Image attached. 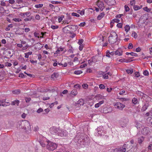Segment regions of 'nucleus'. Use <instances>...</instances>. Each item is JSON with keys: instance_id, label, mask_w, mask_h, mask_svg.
<instances>
[{"instance_id": "1", "label": "nucleus", "mask_w": 152, "mask_h": 152, "mask_svg": "<svg viewBox=\"0 0 152 152\" xmlns=\"http://www.w3.org/2000/svg\"><path fill=\"white\" fill-rule=\"evenodd\" d=\"M118 36L115 32H111L109 37L108 41L111 44L115 42L117 40Z\"/></svg>"}, {"instance_id": "2", "label": "nucleus", "mask_w": 152, "mask_h": 152, "mask_svg": "<svg viewBox=\"0 0 152 152\" xmlns=\"http://www.w3.org/2000/svg\"><path fill=\"white\" fill-rule=\"evenodd\" d=\"M47 148L48 150L53 151L56 148L57 145L56 143L52 142L49 141H48L47 142Z\"/></svg>"}, {"instance_id": "3", "label": "nucleus", "mask_w": 152, "mask_h": 152, "mask_svg": "<svg viewBox=\"0 0 152 152\" xmlns=\"http://www.w3.org/2000/svg\"><path fill=\"white\" fill-rule=\"evenodd\" d=\"M128 121L129 120L128 118H123L120 119L119 123L121 127L124 128L126 126Z\"/></svg>"}, {"instance_id": "4", "label": "nucleus", "mask_w": 152, "mask_h": 152, "mask_svg": "<svg viewBox=\"0 0 152 152\" xmlns=\"http://www.w3.org/2000/svg\"><path fill=\"white\" fill-rule=\"evenodd\" d=\"M113 105L115 107H116L120 110H122L125 107V105L124 104H121L120 102L114 103Z\"/></svg>"}, {"instance_id": "5", "label": "nucleus", "mask_w": 152, "mask_h": 152, "mask_svg": "<svg viewBox=\"0 0 152 152\" xmlns=\"http://www.w3.org/2000/svg\"><path fill=\"white\" fill-rule=\"evenodd\" d=\"M59 131H60V129L54 127H52L50 129V132L53 134L58 135Z\"/></svg>"}, {"instance_id": "6", "label": "nucleus", "mask_w": 152, "mask_h": 152, "mask_svg": "<svg viewBox=\"0 0 152 152\" xmlns=\"http://www.w3.org/2000/svg\"><path fill=\"white\" fill-rule=\"evenodd\" d=\"M97 5L101 11H102L104 7L103 3L101 1H97Z\"/></svg>"}, {"instance_id": "7", "label": "nucleus", "mask_w": 152, "mask_h": 152, "mask_svg": "<svg viewBox=\"0 0 152 152\" xmlns=\"http://www.w3.org/2000/svg\"><path fill=\"white\" fill-rule=\"evenodd\" d=\"M58 135L60 136H66L67 135V132L66 130L60 129Z\"/></svg>"}, {"instance_id": "8", "label": "nucleus", "mask_w": 152, "mask_h": 152, "mask_svg": "<svg viewBox=\"0 0 152 152\" xmlns=\"http://www.w3.org/2000/svg\"><path fill=\"white\" fill-rule=\"evenodd\" d=\"M141 132L144 135H147L149 134L150 132L148 128L144 127L142 129Z\"/></svg>"}, {"instance_id": "9", "label": "nucleus", "mask_w": 152, "mask_h": 152, "mask_svg": "<svg viewBox=\"0 0 152 152\" xmlns=\"http://www.w3.org/2000/svg\"><path fill=\"white\" fill-rule=\"evenodd\" d=\"M10 103L8 102H6L4 100L0 101V106H7L9 105Z\"/></svg>"}, {"instance_id": "10", "label": "nucleus", "mask_w": 152, "mask_h": 152, "mask_svg": "<svg viewBox=\"0 0 152 152\" xmlns=\"http://www.w3.org/2000/svg\"><path fill=\"white\" fill-rule=\"evenodd\" d=\"M127 145L125 144L123 145L122 149H121L120 148L118 149V152H125L126 151V149L125 148L127 146Z\"/></svg>"}, {"instance_id": "11", "label": "nucleus", "mask_w": 152, "mask_h": 152, "mask_svg": "<svg viewBox=\"0 0 152 152\" xmlns=\"http://www.w3.org/2000/svg\"><path fill=\"white\" fill-rule=\"evenodd\" d=\"M30 125L29 122L28 121H26L24 122V128L25 129H27L29 128V127H30Z\"/></svg>"}, {"instance_id": "12", "label": "nucleus", "mask_w": 152, "mask_h": 152, "mask_svg": "<svg viewBox=\"0 0 152 152\" xmlns=\"http://www.w3.org/2000/svg\"><path fill=\"white\" fill-rule=\"evenodd\" d=\"M85 103L84 100L82 99H80L77 102L78 105H83Z\"/></svg>"}, {"instance_id": "13", "label": "nucleus", "mask_w": 152, "mask_h": 152, "mask_svg": "<svg viewBox=\"0 0 152 152\" xmlns=\"http://www.w3.org/2000/svg\"><path fill=\"white\" fill-rule=\"evenodd\" d=\"M148 103H146L144 105L142 106V109L141 111H145L148 108Z\"/></svg>"}, {"instance_id": "14", "label": "nucleus", "mask_w": 152, "mask_h": 152, "mask_svg": "<svg viewBox=\"0 0 152 152\" xmlns=\"http://www.w3.org/2000/svg\"><path fill=\"white\" fill-rule=\"evenodd\" d=\"M106 2L108 5H112L114 4L115 3L114 0H106Z\"/></svg>"}, {"instance_id": "15", "label": "nucleus", "mask_w": 152, "mask_h": 152, "mask_svg": "<svg viewBox=\"0 0 152 152\" xmlns=\"http://www.w3.org/2000/svg\"><path fill=\"white\" fill-rule=\"evenodd\" d=\"M21 15L22 17H25V15H26L27 17H28L30 16V13L29 12H23L22 13H21Z\"/></svg>"}, {"instance_id": "16", "label": "nucleus", "mask_w": 152, "mask_h": 152, "mask_svg": "<svg viewBox=\"0 0 152 152\" xmlns=\"http://www.w3.org/2000/svg\"><path fill=\"white\" fill-rule=\"evenodd\" d=\"M105 13L104 12L100 13L97 17L98 20H100L104 16Z\"/></svg>"}, {"instance_id": "17", "label": "nucleus", "mask_w": 152, "mask_h": 152, "mask_svg": "<svg viewBox=\"0 0 152 152\" xmlns=\"http://www.w3.org/2000/svg\"><path fill=\"white\" fill-rule=\"evenodd\" d=\"M104 101L102 100L99 102L98 103L96 104L95 105V108H98L102 104L104 103Z\"/></svg>"}, {"instance_id": "18", "label": "nucleus", "mask_w": 152, "mask_h": 152, "mask_svg": "<svg viewBox=\"0 0 152 152\" xmlns=\"http://www.w3.org/2000/svg\"><path fill=\"white\" fill-rule=\"evenodd\" d=\"M58 74L57 73L54 72L52 74L51 76V77L53 79H55L58 77Z\"/></svg>"}, {"instance_id": "19", "label": "nucleus", "mask_w": 152, "mask_h": 152, "mask_svg": "<svg viewBox=\"0 0 152 152\" xmlns=\"http://www.w3.org/2000/svg\"><path fill=\"white\" fill-rule=\"evenodd\" d=\"M132 103L134 104H137L138 103V100L135 97L132 99Z\"/></svg>"}, {"instance_id": "20", "label": "nucleus", "mask_w": 152, "mask_h": 152, "mask_svg": "<svg viewBox=\"0 0 152 152\" xmlns=\"http://www.w3.org/2000/svg\"><path fill=\"white\" fill-rule=\"evenodd\" d=\"M130 26L128 25H126L124 27L126 33H127L130 30Z\"/></svg>"}, {"instance_id": "21", "label": "nucleus", "mask_w": 152, "mask_h": 152, "mask_svg": "<svg viewBox=\"0 0 152 152\" xmlns=\"http://www.w3.org/2000/svg\"><path fill=\"white\" fill-rule=\"evenodd\" d=\"M126 54L127 55H128L129 54H130L132 56H137V54L135 53H134V52H131V53H128V52H127L126 53Z\"/></svg>"}, {"instance_id": "22", "label": "nucleus", "mask_w": 152, "mask_h": 152, "mask_svg": "<svg viewBox=\"0 0 152 152\" xmlns=\"http://www.w3.org/2000/svg\"><path fill=\"white\" fill-rule=\"evenodd\" d=\"M33 19V17L32 16L29 17L28 18H26L24 19L25 21L26 22L28 21H30Z\"/></svg>"}, {"instance_id": "23", "label": "nucleus", "mask_w": 152, "mask_h": 152, "mask_svg": "<svg viewBox=\"0 0 152 152\" xmlns=\"http://www.w3.org/2000/svg\"><path fill=\"white\" fill-rule=\"evenodd\" d=\"M115 55H118V56H120L122 55V51H119L118 50L116 51L115 52Z\"/></svg>"}, {"instance_id": "24", "label": "nucleus", "mask_w": 152, "mask_h": 152, "mask_svg": "<svg viewBox=\"0 0 152 152\" xmlns=\"http://www.w3.org/2000/svg\"><path fill=\"white\" fill-rule=\"evenodd\" d=\"M77 12L78 13L80 14L81 15H83L84 14L85 10H82L81 11L80 10H78L77 11Z\"/></svg>"}, {"instance_id": "25", "label": "nucleus", "mask_w": 152, "mask_h": 152, "mask_svg": "<svg viewBox=\"0 0 152 152\" xmlns=\"http://www.w3.org/2000/svg\"><path fill=\"white\" fill-rule=\"evenodd\" d=\"M20 91L19 89L15 90L12 91L14 94H19L20 93Z\"/></svg>"}, {"instance_id": "26", "label": "nucleus", "mask_w": 152, "mask_h": 152, "mask_svg": "<svg viewBox=\"0 0 152 152\" xmlns=\"http://www.w3.org/2000/svg\"><path fill=\"white\" fill-rule=\"evenodd\" d=\"M13 26V25L12 24L9 25L6 28L5 30L6 31H9L10 30V28H12Z\"/></svg>"}, {"instance_id": "27", "label": "nucleus", "mask_w": 152, "mask_h": 152, "mask_svg": "<svg viewBox=\"0 0 152 152\" xmlns=\"http://www.w3.org/2000/svg\"><path fill=\"white\" fill-rule=\"evenodd\" d=\"M100 57V56H95L92 57V58H94V59H94L93 62H95L97 61H98L96 59L99 58Z\"/></svg>"}, {"instance_id": "28", "label": "nucleus", "mask_w": 152, "mask_h": 152, "mask_svg": "<svg viewBox=\"0 0 152 152\" xmlns=\"http://www.w3.org/2000/svg\"><path fill=\"white\" fill-rule=\"evenodd\" d=\"M142 6L140 7L137 5H134V9L135 10H137L139 9H140L142 8Z\"/></svg>"}, {"instance_id": "29", "label": "nucleus", "mask_w": 152, "mask_h": 152, "mask_svg": "<svg viewBox=\"0 0 152 152\" xmlns=\"http://www.w3.org/2000/svg\"><path fill=\"white\" fill-rule=\"evenodd\" d=\"M19 101L18 100H15V101L12 102L11 103L12 105H14L17 104V106H18L19 104Z\"/></svg>"}, {"instance_id": "30", "label": "nucleus", "mask_w": 152, "mask_h": 152, "mask_svg": "<svg viewBox=\"0 0 152 152\" xmlns=\"http://www.w3.org/2000/svg\"><path fill=\"white\" fill-rule=\"evenodd\" d=\"M71 94L74 95H76L77 94V90L76 89L72 90L71 92Z\"/></svg>"}, {"instance_id": "31", "label": "nucleus", "mask_w": 152, "mask_h": 152, "mask_svg": "<svg viewBox=\"0 0 152 152\" xmlns=\"http://www.w3.org/2000/svg\"><path fill=\"white\" fill-rule=\"evenodd\" d=\"M126 72L128 74H132L133 72V69H127L126 70Z\"/></svg>"}, {"instance_id": "32", "label": "nucleus", "mask_w": 152, "mask_h": 152, "mask_svg": "<svg viewBox=\"0 0 152 152\" xmlns=\"http://www.w3.org/2000/svg\"><path fill=\"white\" fill-rule=\"evenodd\" d=\"M82 73L81 70H76L74 71V73L76 75H79Z\"/></svg>"}, {"instance_id": "33", "label": "nucleus", "mask_w": 152, "mask_h": 152, "mask_svg": "<svg viewBox=\"0 0 152 152\" xmlns=\"http://www.w3.org/2000/svg\"><path fill=\"white\" fill-rule=\"evenodd\" d=\"M102 76L103 78L104 79H107L108 78V76L106 73H103Z\"/></svg>"}, {"instance_id": "34", "label": "nucleus", "mask_w": 152, "mask_h": 152, "mask_svg": "<svg viewBox=\"0 0 152 152\" xmlns=\"http://www.w3.org/2000/svg\"><path fill=\"white\" fill-rule=\"evenodd\" d=\"M43 6L42 4H38L35 5V7L36 8H39L42 7Z\"/></svg>"}, {"instance_id": "35", "label": "nucleus", "mask_w": 152, "mask_h": 152, "mask_svg": "<svg viewBox=\"0 0 152 152\" xmlns=\"http://www.w3.org/2000/svg\"><path fill=\"white\" fill-rule=\"evenodd\" d=\"M144 140V138L142 137L139 138H138V142L140 144Z\"/></svg>"}, {"instance_id": "36", "label": "nucleus", "mask_w": 152, "mask_h": 152, "mask_svg": "<svg viewBox=\"0 0 152 152\" xmlns=\"http://www.w3.org/2000/svg\"><path fill=\"white\" fill-rule=\"evenodd\" d=\"M120 21L119 20L117 19H113L112 21V23H114L116 22L117 23H118Z\"/></svg>"}, {"instance_id": "37", "label": "nucleus", "mask_w": 152, "mask_h": 152, "mask_svg": "<svg viewBox=\"0 0 152 152\" xmlns=\"http://www.w3.org/2000/svg\"><path fill=\"white\" fill-rule=\"evenodd\" d=\"M143 9L145 11H146L148 12H149L150 11V10L147 7H145L143 8Z\"/></svg>"}, {"instance_id": "38", "label": "nucleus", "mask_w": 152, "mask_h": 152, "mask_svg": "<svg viewBox=\"0 0 152 152\" xmlns=\"http://www.w3.org/2000/svg\"><path fill=\"white\" fill-rule=\"evenodd\" d=\"M124 8L126 12H127L129 10V8L127 5H125Z\"/></svg>"}, {"instance_id": "39", "label": "nucleus", "mask_w": 152, "mask_h": 152, "mask_svg": "<svg viewBox=\"0 0 152 152\" xmlns=\"http://www.w3.org/2000/svg\"><path fill=\"white\" fill-rule=\"evenodd\" d=\"M132 36L134 38H136L137 37V34L135 32H134L132 33Z\"/></svg>"}, {"instance_id": "40", "label": "nucleus", "mask_w": 152, "mask_h": 152, "mask_svg": "<svg viewBox=\"0 0 152 152\" xmlns=\"http://www.w3.org/2000/svg\"><path fill=\"white\" fill-rule=\"evenodd\" d=\"M13 20L15 22H20L21 21V20L19 18H13Z\"/></svg>"}, {"instance_id": "41", "label": "nucleus", "mask_w": 152, "mask_h": 152, "mask_svg": "<svg viewBox=\"0 0 152 152\" xmlns=\"http://www.w3.org/2000/svg\"><path fill=\"white\" fill-rule=\"evenodd\" d=\"M72 15L73 16H76L77 17H79L80 15L75 12H72Z\"/></svg>"}, {"instance_id": "42", "label": "nucleus", "mask_w": 152, "mask_h": 152, "mask_svg": "<svg viewBox=\"0 0 152 152\" xmlns=\"http://www.w3.org/2000/svg\"><path fill=\"white\" fill-rule=\"evenodd\" d=\"M143 74L145 76H148L149 75L148 72L147 70H145L143 72Z\"/></svg>"}, {"instance_id": "43", "label": "nucleus", "mask_w": 152, "mask_h": 152, "mask_svg": "<svg viewBox=\"0 0 152 152\" xmlns=\"http://www.w3.org/2000/svg\"><path fill=\"white\" fill-rule=\"evenodd\" d=\"M51 27L52 29H55L58 28V26H57L52 25L51 26Z\"/></svg>"}, {"instance_id": "44", "label": "nucleus", "mask_w": 152, "mask_h": 152, "mask_svg": "<svg viewBox=\"0 0 152 152\" xmlns=\"http://www.w3.org/2000/svg\"><path fill=\"white\" fill-rule=\"evenodd\" d=\"M80 86L79 84H76L74 85V87L77 89H79L80 88Z\"/></svg>"}, {"instance_id": "45", "label": "nucleus", "mask_w": 152, "mask_h": 152, "mask_svg": "<svg viewBox=\"0 0 152 152\" xmlns=\"http://www.w3.org/2000/svg\"><path fill=\"white\" fill-rule=\"evenodd\" d=\"M64 17V15L61 16V17L58 18L59 22H61L63 20V18Z\"/></svg>"}, {"instance_id": "46", "label": "nucleus", "mask_w": 152, "mask_h": 152, "mask_svg": "<svg viewBox=\"0 0 152 152\" xmlns=\"http://www.w3.org/2000/svg\"><path fill=\"white\" fill-rule=\"evenodd\" d=\"M135 3V1L134 0H132L130 1V4L131 5L133 6Z\"/></svg>"}, {"instance_id": "47", "label": "nucleus", "mask_w": 152, "mask_h": 152, "mask_svg": "<svg viewBox=\"0 0 152 152\" xmlns=\"http://www.w3.org/2000/svg\"><path fill=\"white\" fill-rule=\"evenodd\" d=\"M119 62H128V61H126L124 59H119Z\"/></svg>"}, {"instance_id": "48", "label": "nucleus", "mask_w": 152, "mask_h": 152, "mask_svg": "<svg viewBox=\"0 0 152 152\" xmlns=\"http://www.w3.org/2000/svg\"><path fill=\"white\" fill-rule=\"evenodd\" d=\"M43 111V109L41 108H39L37 111V112L38 113H40L42 112Z\"/></svg>"}, {"instance_id": "49", "label": "nucleus", "mask_w": 152, "mask_h": 152, "mask_svg": "<svg viewBox=\"0 0 152 152\" xmlns=\"http://www.w3.org/2000/svg\"><path fill=\"white\" fill-rule=\"evenodd\" d=\"M99 87L101 89H103L105 88V86L103 84H100L99 85Z\"/></svg>"}, {"instance_id": "50", "label": "nucleus", "mask_w": 152, "mask_h": 152, "mask_svg": "<svg viewBox=\"0 0 152 152\" xmlns=\"http://www.w3.org/2000/svg\"><path fill=\"white\" fill-rule=\"evenodd\" d=\"M110 52L109 51H107L106 53V56L108 57L109 58L110 57Z\"/></svg>"}, {"instance_id": "51", "label": "nucleus", "mask_w": 152, "mask_h": 152, "mask_svg": "<svg viewBox=\"0 0 152 152\" xmlns=\"http://www.w3.org/2000/svg\"><path fill=\"white\" fill-rule=\"evenodd\" d=\"M119 99L121 101H122V102H124V101H128V99H126V98H120Z\"/></svg>"}, {"instance_id": "52", "label": "nucleus", "mask_w": 152, "mask_h": 152, "mask_svg": "<svg viewBox=\"0 0 152 152\" xmlns=\"http://www.w3.org/2000/svg\"><path fill=\"white\" fill-rule=\"evenodd\" d=\"M86 25V23L85 22H83L82 23H80V24H79V26L80 27L84 26Z\"/></svg>"}, {"instance_id": "53", "label": "nucleus", "mask_w": 152, "mask_h": 152, "mask_svg": "<svg viewBox=\"0 0 152 152\" xmlns=\"http://www.w3.org/2000/svg\"><path fill=\"white\" fill-rule=\"evenodd\" d=\"M94 58H92L91 59L88 60V62L89 64H90L91 63L93 62V61L94 60L93 59Z\"/></svg>"}, {"instance_id": "54", "label": "nucleus", "mask_w": 152, "mask_h": 152, "mask_svg": "<svg viewBox=\"0 0 152 152\" xmlns=\"http://www.w3.org/2000/svg\"><path fill=\"white\" fill-rule=\"evenodd\" d=\"M133 48V45L132 44V43H129V44L128 48L129 49H132Z\"/></svg>"}, {"instance_id": "55", "label": "nucleus", "mask_w": 152, "mask_h": 152, "mask_svg": "<svg viewBox=\"0 0 152 152\" xmlns=\"http://www.w3.org/2000/svg\"><path fill=\"white\" fill-rule=\"evenodd\" d=\"M83 39L79 40L78 42V43L80 45H82L81 44L83 43Z\"/></svg>"}, {"instance_id": "56", "label": "nucleus", "mask_w": 152, "mask_h": 152, "mask_svg": "<svg viewBox=\"0 0 152 152\" xmlns=\"http://www.w3.org/2000/svg\"><path fill=\"white\" fill-rule=\"evenodd\" d=\"M119 94L121 95H123L124 94H126V92L125 91H122L119 93Z\"/></svg>"}, {"instance_id": "57", "label": "nucleus", "mask_w": 152, "mask_h": 152, "mask_svg": "<svg viewBox=\"0 0 152 152\" xmlns=\"http://www.w3.org/2000/svg\"><path fill=\"white\" fill-rule=\"evenodd\" d=\"M117 26L119 28H121L122 27V24L121 23H118L117 25Z\"/></svg>"}, {"instance_id": "58", "label": "nucleus", "mask_w": 152, "mask_h": 152, "mask_svg": "<svg viewBox=\"0 0 152 152\" xmlns=\"http://www.w3.org/2000/svg\"><path fill=\"white\" fill-rule=\"evenodd\" d=\"M51 2L53 4H58L61 3L60 2L54 1H51Z\"/></svg>"}, {"instance_id": "59", "label": "nucleus", "mask_w": 152, "mask_h": 152, "mask_svg": "<svg viewBox=\"0 0 152 152\" xmlns=\"http://www.w3.org/2000/svg\"><path fill=\"white\" fill-rule=\"evenodd\" d=\"M1 5L3 6H6V4L4 2L1 1Z\"/></svg>"}, {"instance_id": "60", "label": "nucleus", "mask_w": 152, "mask_h": 152, "mask_svg": "<svg viewBox=\"0 0 152 152\" xmlns=\"http://www.w3.org/2000/svg\"><path fill=\"white\" fill-rule=\"evenodd\" d=\"M83 45H80L79 47V49L80 51H82L83 50Z\"/></svg>"}, {"instance_id": "61", "label": "nucleus", "mask_w": 152, "mask_h": 152, "mask_svg": "<svg viewBox=\"0 0 152 152\" xmlns=\"http://www.w3.org/2000/svg\"><path fill=\"white\" fill-rule=\"evenodd\" d=\"M5 65L7 66H10L12 65V64L10 63L7 62L5 64Z\"/></svg>"}, {"instance_id": "62", "label": "nucleus", "mask_w": 152, "mask_h": 152, "mask_svg": "<svg viewBox=\"0 0 152 152\" xmlns=\"http://www.w3.org/2000/svg\"><path fill=\"white\" fill-rule=\"evenodd\" d=\"M123 15V14H119V15H117L115 17L117 18H121V17Z\"/></svg>"}, {"instance_id": "63", "label": "nucleus", "mask_w": 152, "mask_h": 152, "mask_svg": "<svg viewBox=\"0 0 152 152\" xmlns=\"http://www.w3.org/2000/svg\"><path fill=\"white\" fill-rule=\"evenodd\" d=\"M9 2L10 4H12L15 3V1L14 0H9Z\"/></svg>"}, {"instance_id": "64", "label": "nucleus", "mask_w": 152, "mask_h": 152, "mask_svg": "<svg viewBox=\"0 0 152 152\" xmlns=\"http://www.w3.org/2000/svg\"><path fill=\"white\" fill-rule=\"evenodd\" d=\"M135 75L136 77H138L140 76V74L139 72H136L135 73Z\"/></svg>"}]
</instances>
